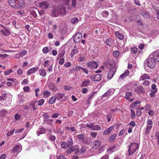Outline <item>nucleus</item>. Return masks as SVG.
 <instances>
[{"instance_id": "1", "label": "nucleus", "mask_w": 159, "mask_h": 159, "mask_svg": "<svg viewBox=\"0 0 159 159\" xmlns=\"http://www.w3.org/2000/svg\"><path fill=\"white\" fill-rule=\"evenodd\" d=\"M139 147V145L135 143H132L129 147L128 155L130 156L133 154Z\"/></svg>"}, {"instance_id": "2", "label": "nucleus", "mask_w": 159, "mask_h": 159, "mask_svg": "<svg viewBox=\"0 0 159 159\" xmlns=\"http://www.w3.org/2000/svg\"><path fill=\"white\" fill-rule=\"evenodd\" d=\"M113 62L112 63H110V65L111 66V68L109 70L107 75V78L109 79H111L113 76L115 72L116 71V69L114 64Z\"/></svg>"}, {"instance_id": "3", "label": "nucleus", "mask_w": 159, "mask_h": 159, "mask_svg": "<svg viewBox=\"0 0 159 159\" xmlns=\"http://www.w3.org/2000/svg\"><path fill=\"white\" fill-rule=\"evenodd\" d=\"M148 66L150 68H153L155 66L156 62L153 57H148L146 60Z\"/></svg>"}, {"instance_id": "4", "label": "nucleus", "mask_w": 159, "mask_h": 159, "mask_svg": "<svg viewBox=\"0 0 159 159\" xmlns=\"http://www.w3.org/2000/svg\"><path fill=\"white\" fill-rule=\"evenodd\" d=\"M82 38V34L81 33H76L74 35L73 40L75 43H78L80 42Z\"/></svg>"}, {"instance_id": "5", "label": "nucleus", "mask_w": 159, "mask_h": 159, "mask_svg": "<svg viewBox=\"0 0 159 159\" xmlns=\"http://www.w3.org/2000/svg\"><path fill=\"white\" fill-rule=\"evenodd\" d=\"M60 12L58 8L56 7L53 8L51 11V15L52 17H57L60 14Z\"/></svg>"}, {"instance_id": "6", "label": "nucleus", "mask_w": 159, "mask_h": 159, "mask_svg": "<svg viewBox=\"0 0 159 159\" xmlns=\"http://www.w3.org/2000/svg\"><path fill=\"white\" fill-rule=\"evenodd\" d=\"M86 126L90 128L91 130H97L99 129H101V127L99 125H94L93 124H91L89 125V124H87Z\"/></svg>"}, {"instance_id": "7", "label": "nucleus", "mask_w": 159, "mask_h": 159, "mask_svg": "<svg viewBox=\"0 0 159 159\" xmlns=\"http://www.w3.org/2000/svg\"><path fill=\"white\" fill-rule=\"evenodd\" d=\"M134 91L139 94H143L145 93V89L142 86H139L136 88L134 89Z\"/></svg>"}, {"instance_id": "8", "label": "nucleus", "mask_w": 159, "mask_h": 159, "mask_svg": "<svg viewBox=\"0 0 159 159\" xmlns=\"http://www.w3.org/2000/svg\"><path fill=\"white\" fill-rule=\"evenodd\" d=\"M101 75L100 74H98L95 75H92L90 77V79L93 81H99L101 79Z\"/></svg>"}, {"instance_id": "9", "label": "nucleus", "mask_w": 159, "mask_h": 159, "mask_svg": "<svg viewBox=\"0 0 159 159\" xmlns=\"http://www.w3.org/2000/svg\"><path fill=\"white\" fill-rule=\"evenodd\" d=\"M119 148L117 147L116 145H114L110 147L109 148L107 149V151L109 153H111L116 151H117Z\"/></svg>"}, {"instance_id": "10", "label": "nucleus", "mask_w": 159, "mask_h": 159, "mask_svg": "<svg viewBox=\"0 0 159 159\" xmlns=\"http://www.w3.org/2000/svg\"><path fill=\"white\" fill-rule=\"evenodd\" d=\"M92 69H96L98 67V64L97 63L94 62H89L87 63V66Z\"/></svg>"}, {"instance_id": "11", "label": "nucleus", "mask_w": 159, "mask_h": 159, "mask_svg": "<svg viewBox=\"0 0 159 159\" xmlns=\"http://www.w3.org/2000/svg\"><path fill=\"white\" fill-rule=\"evenodd\" d=\"M93 148L96 149L101 146V143L99 140H95L93 142Z\"/></svg>"}, {"instance_id": "12", "label": "nucleus", "mask_w": 159, "mask_h": 159, "mask_svg": "<svg viewBox=\"0 0 159 159\" xmlns=\"http://www.w3.org/2000/svg\"><path fill=\"white\" fill-rule=\"evenodd\" d=\"M87 147L86 146H83L80 150L79 149L78 150H76L75 152L76 154H78L79 153L80 154L83 153L86 150Z\"/></svg>"}, {"instance_id": "13", "label": "nucleus", "mask_w": 159, "mask_h": 159, "mask_svg": "<svg viewBox=\"0 0 159 159\" xmlns=\"http://www.w3.org/2000/svg\"><path fill=\"white\" fill-rule=\"evenodd\" d=\"M78 52V50L77 49V46H74L73 49L71 51L70 53V57H73Z\"/></svg>"}, {"instance_id": "14", "label": "nucleus", "mask_w": 159, "mask_h": 159, "mask_svg": "<svg viewBox=\"0 0 159 159\" xmlns=\"http://www.w3.org/2000/svg\"><path fill=\"white\" fill-rule=\"evenodd\" d=\"M49 5V3L45 2H43L39 4V6L43 9L47 8Z\"/></svg>"}, {"instance_id": "15", "label": "nucleus", "mask_w": 159, "mask_h": 159, "mask_svg": "<svg viewBox=\"0 0 159 159\" xmlns=\"http://www.w3.org/2000/svg\"><path fill=\"white\" fill-rule=\"evenodd\" d=\"M152 56L154 57L153 59H154L155 62L156 61H159V53L158 52H156L152 53Z\"/></svg>"}, {"instance_id": "16", "label": "nucleus", "mask_w": 159, "mask_h": 159, "mask_svg": "<svg viewBox=\"0 0 159 159\" xmlns=\"http://www.w3.org/2000/svg\"><path fill=\"white\" fill-rule=\"evenodd\" d=\"M48 87L49 88L52 90L53 91H56L57 90V88L55 84L52 82H50L48 84Z\"/></svg>"}, {"instance_id": "17", "label": "nucleus", "mask_w": 159, "mask_h": 159, "mask_svg": "<svg viewBox=\"0 0 159 159\" xmlns=\"http://www.w3.org/2000/svg\"><path fill=\"white\" fill-rule=\"evenodd\" d=\"M38 67H34L28 70L27 74V75H30L33 73L35 71L38 70Z\"/></svg>"}, {"instance_id": "18", "label": "nucleus", "mask_w": 159, "mask_h": 159, "mask_svg": "<svg viewBox=\"0 0 159 159\" xmlns=\"http://www.w3.org/2000/svg\"><path fill=\"white\" fill-rule=\"evenodd\" d=\"M59 9V11H60V14H65L66 13V7L63 6H61L60 8H58Z\"/></svg>"}, {"instance_id": "19", "label": "nucleus", "mask_w": 159, "mask_h": 159, "mask_svg": "<svg viewBox=\"0 0 159 159\" xmlns=\"http://www.w3.org/2000/svg\"><path fill=\"white\" fill-rule=\"evenodd\" d=\"M36 101H32L29 104L30 108L32 110H33L34 111L36 110V108L35 107V104L36 102Z\"/></svg>"}, {"instance_id": "20", "label": "nucleus", "mask_w": 159, "mask_h": 159, "mask_svg": "<svg viewBox=\"0 0 159 159\" xmlns=\"http://www.w3.org/2000/svg\"><path fill=\"white\" fill-rule=\"evenodd\" d=\"M20 146L19 145H17L13 148V149L11 150V152H19L20 150Z\"/></svg>"}, {"instance_id": "21", "label": "nucleus", "mask_w": 159, "mask_h": 159, "mask_svg": "<svg viewBox=\"0 0 159 159\" xmlns=\"http://www.w3.org/2000/svg\"><path fill=\"white\" fill-rule=\"evenodd\" d=\"M115 34L116 37L122 40L124 38L123 35L118 32H116Z\"/></svg>"}, {"instance_id": "22", "label": "nucleus", "mask_w": 159, "mask_h": 159, "mask_svg": "<svg viewBox=\"0 0 159 159\" xmlns=\"http://www.w3.org/2000/svg\"><path fill=\"white\" fill-rule=\"evenodd\" d=\"M150 77L147 74H144L141 76L140 78V80H143L145 79H149Z\"/></svg>"}, {"instance_id": "23", "label": "nucleus", "mask_w": 159, "mask_h": 159, "mask_svg": "<svg viewBox=\"0 0 159 159\" xmlns=\"http://www.w3.org/2000/svg\"><path fill=\"white\" fill-rule=\"evenodd\" d=\"M113 129V127H111L105 130L103 132V134L106 135L107 134L110 133Z\"/></svg>"}, {"instance_id": "24", "label": "nucleus", "mask_w": 159, "mask_h": 159, "mask_svg": "<svg viewBox=\"0 0 159 159\" xmlns=\"http://www.w3.org/2000/svg\"><path fill=\"white\" fill-rule=\"evenodd\" d=\"M90 83V81L89 80H87L83 81L80 86L82 87L87 86Z\"/></svg>"}, {"instance_id": "25", "label": "nucleus", "mask_w": 159, "mask_h": 159, "mask_svg": "<svg viewBox=\"0 0 159 159\" xmlns=\"http://www.w3.org/2000/svg\"><path fill=\"white\" fill-rule=\"evenodd\" d=\"M129 71L128 70H125V72L121 75L120 76V78L121 79L125 78L129 74Z\"/></svg>"}, {"instance_id": "26", "label": "nucleus", "mask_w": 159, "mask_h": 159, "mask_svg": "<svg viewBox=\"0 0 159 159\" xmlns=\"http://www.w3.org/2000/svg\"><path fill=\"white\" fill-rule=\"evenodd\" d=\"M107 44L110 46L111 47L112 46V40L110 38L107 39L106 41Z\"/></svg>"}, {"instance_id": "27", "label": "nucleus", "mask_w": 159, "mask_h": 159, "mask_svg": "<svg viewBox=\"0 0 159 159\" xmlns=\"http://www.w3.org/2000/svg\"><path fill=\"white\" fill-rule=\"evenodd\" d=\"M151 92H154L155 93L157 92V88L156 85L155 84H152L151 86Z\"/></svg>"}, {"instance_id": "28", "label": "nucleus", "mask_w": 159, "mask_h": 159, "mask_svg": "<svg viewBox=\"0 0 159 159\" xmlns=\"http://www.w3.org/2000/svg\"><path fill=\"white\" fill-rule=\"evenodd\" d=\"M40 75L43 76H45L46 75V72L44 69H41L39 70Z\"/></svg>"}, {"instance_id": "29", "label": "nucleus", "mask_w": 159, "mask_h": 159, "mask_svg": "<svg viewBox=\"0 0 159 159\" xmlns=\"http://www.w3.org/2000/svg\"><path fill=\"white\" fill-rule=\"evenodd\" d=\"M56 98L55 97H51L49 101V103L51 104H53L55 102Z\"/></svg>"}, {"instance_id": "30", "label": "nucleus", "mask_w": 159, "mask_h": 159, "mask_svg": "<svg viewBox=\"0 0 159 159\" xmlns=\"http://www.w3.org/2000/svg\"><path fill=\"white\" fill-rule=\"evenodd\" d=\"M64 94H61L60 93H57L55 96V98H56V99L58 100H60L62 99L63 98L62 95H63Z\"/></svg>"}, {"instance_id": "31", "label": "nucleus", "mask_w": 159, "mask_h": 159, "mask_svg": "<svg viewBox=\"0 0 159 159\" xmlns=\"http://www.w3.org/2000/svg\"><path fill=\"white\" fill-rule=\"evenodd\" d=\"M4 35L6 36H8L10 34V32H9L8 29L7 28H5L4 29Z\"/></svg>"}, {"instance_id": "32", "label": "nucleus", "mask_w": 159, "mask_h": 159, "mask_svg": "<svg viewBox=\"0 0 159 159\" xmlns=\"http://www.w3.org/2000/svg\"><path fill=\"white\" fill-rule=\"evenodd\" d=\"M143 16L144 18L149 19L150 16L148 13V12L146 11H144L142 13Z\"/></svg>"}, {"instance_id": "33", "label": "nucleus", "mask_w": 159, "mask_h": 159, "mask_svg": "<svg viewBox=\"0 0 159 159\" xmlns=\"http://www.w3.org/2000/svg\"><path fill=\"white\" fill-rule=\"evenodd\" d=\"M140 103V101L139 100H137L136 102H134L133 103L131 104L130 105V107L132 108H134L135 106L137 104H139Z\"/></svg>"}, {"instance_id": "34", "label": "nucleus", "mask_w": 159, "mask_h": 159, "mask_svg": "<svg viewBox=\"0 0 159 159\" xmlns=\"http://www.w3.org/2000/svg\"><path fill=\"white\" fill-rule=\"evenodd\" d=\"M112 93V91L110 89H108L107 92L105 93L104 94L102 95L103 97H107L111 93Z\"/></svg>"}, {"instance_id": "35", "label": "nucleus", "mask_w": 159, "mask_h": 159, "mask_svg": "<svg viewBox=\"0 0 159 159\" xmlns=\"http://www.w3.org/2000/svg\"><path fill=\"white\" fill-rule=\"evenodd\" d=\"M116 136V134H114L110 137L109 140L111 142H113L115 140Z\"/></svg>"}, {"instance_id": "36", "label": "nucleus", "mask_w": 159, "mask_h": 159, "mask_svg": "<svg viewBox=\"0 0 159 159\" xmlns=\"http://www.w3.org/2000/svg\"><path fill=\"white\" fill-rule=\"evenodd\" d=\"M61 147L62 148H66L69 147L67 145V143L65 142H62Z\"/></svg>"}, {"instance_id": "37", "label": "nucleus", "mask_w": 159, "mask_h": 159, "mask_svg": "<svg viewBox=\"0 0 159 159\" xmlns=\"http://www.w3.org/2000/svg\"><path fill=\"white\" fill-rule=\"evenodd\" d=\"M39 131L41 134H45L46 133V129L43 127H41L39 128Z\"/></svg>"}, {"instance_id": "38", "label": "nucleus", "mask_w": 159, "mask_h": 159, "mask_svg": "<svg viewBox=\"0 0 159 159\" xmlns=\"http://www.w3.org/2000/svg\"><path fill=\"white\" fill-rule=\"evenodd\" d=\"M11 7L15 9H20L21 8V6L20 4H16L15 3L13 5L12 7Z\"/></svg>"}, {"instance_id": "39", "label": "nucleus", "mask_w": 159, "mask_h": 159, "mask_svg": "<svg viewBox=\"0 0 159 159\" xmlns=\"http://www.w3.org/2000/svg\"><path fill=\"white\" fill-rule=\"evenodd\" d=\"M16 0H8L9 4L11 7H12L13 5L15 3Z\"/></svg>"}, {"instance_id": "40", "label": "nucleus", "mask_w": 159, "mask_h": 159, "mask_svg": "<svg viewBox=\"0 0 159 159\" xmlns=\"http://www.w3.org/2000/svg\"><path fill=\"white\" fill-rule=\"evenodd\" d=\"M50 93L47 91L45 90L44 92V94L43 95L44 98H47L50 95Z\"/></svg>"}, {"instance_id": "41", "label": "nucleus", "mask_w": 159, "mask_h": 159, "mask_svg": "<svg viewBox=\"0 0 159 159\" xmlns=\"http://www.w3.org/2000/svg\"><path fill=\"white\" fill-rule=\"evenodd\" d=\"M67 144L69 147H70L73 144V141L71 139H69L67 140Z\"/></svg>"}, {"instance_id": "42", "label": "nucleus", "mask_w": 159, "mask_h": 159, "mask_svg": "<svg viewBox=\"0 0 159 159\" xmlns=\"http://www.w3.org/2000/svg\"><path fill=\"white\" fill-rule=\"evenodd\" d=\"M65 51L64 50L60 49L59 51V56H60V58L63 56L65 54Z\"/></svg>"}, {"instance_id": "43", "label": "nucleus", "mask_w": 159, "mask_h": 159, "mask_svg": "<svg viewBox=\"0 0 159 159\" xmlns=\"http://www.w3.org/2000/svg\"><path fill=\"white\" fill-rule=\"evenodd\" d=\"M44 102V99H42L38 102V104L39 106H41L43 104Z\"/></svg>"}, {"instance_id": "44", "label": "nucleus", "mask_w": 159, "mask_h": 159, "mask_svg": "<svg viewBox=\"0 0 159 159\" xmlns=\"http://www.w3.org/2000/svg\"><path fill=\"white\" fill-rule=\"evenodd\" d=\"M132 95V93L130 92H127L126 93V98L128 100L129 99V97Z\"/></svg>"}, {"instance_id": "45", "label": "nucleus", "mask_w": 159, "mask_h": 159, "mask_svg": "<svg viewBox=\"0 0 159 159\" xmlns=\"http://www.w3.org/2000/svg\"><path fill=\"white\" fill-rule=\"evenodd\" d=\"M78 20V19L77 18L75 17L71 19V22L73 24H75L77 22Z\"/></svg>"}, {"instance_id": "46", "label": "nucleus", "mask_w": 159, "mask_h": 159, "mask_svg": "<svg viewBox=\"0 0 159 159\" xmlns=\"http://www.w3.org/2000/svg\"><path fill=\"white\" fill-rule=\"evenodd\" d=\"M15 131V129H13L11 130L8 132L7 134V135L8 136H11L13 134Z\"/></svg>"}, {"instance_id": "47", "label": "nucleus", "mask_w": 159, "mask_h": 159, "mask_svg": "<svg viewBox=\"0 0 159 159\" xmlns=\"http://www.w3.org/2000/svg\"><path fill=\"white\" fill-rule=\"evenodd\" d=\"M48 139L51 141H54L56 139V137L54 135L50 134Z\"/></svg>"}, {"instance_id": "48", "label": "nucleus", "mask_w": 159, "mask_h": 159, "mask_svg": "<svg viewBox=\"0 0 159 159\" xmlns=\"http://www.w3.org/2000/svg\"><path fill=\"white\" fill-rule=\"evenodd\" d=\"M111 117V115L110 113H107L106 116V117L107 118L108 121H110Z\"/></svg>"}, {"instance_id": "49", "label": "nucleus", "mask_w": 159, "mask_h": 159, "mask_svg": "<svg viewBox=\"0 0 159 159\" xmlns=\"http://www.w3.org/2000/svg\"><path fill=\"white\" fill-rule=\"evenodd\" d=\"M155 137L157 140V144L159 145V132H156L155 134Z\"/></svg>"}, {"instance_id": "50", "label": "nucleus", "mask_w": 159, "mask_h": 159, "mask_svg": "<svg viewBox=\"0 0 159 159\" xmlns=\"http://www.w3.org/2000/svg\"><path fill=\"white\" fill-rule=\"evenodd\" d=\"M72 3V6L73 8H75V7L76 5V0H72L71 1Z\"/></svg>"}, {"instance_id": "51", "label": "nucleus", "mask_w": 159, "mask_h": 159, "mask_svg": "<svg viewBox=\"0 0 159 159\" xmlns=\"http://www.w3.org/2000/svg\"><path fill=\"white\" fill-rule=\"evenodd\" d=\"M109 13L108 11H103L102 12V14L103 16L104 17H107Z\"/></svg>"}, {"instance_id": "52", "label": "nucleus", "mask_w": 159, "mask_h": 159, "mask_svg": "<svg viewBox=\"0 0 159 159\" xmlns=\"http://www.w3.org/2000/svg\"><path fill=\"white\" fill-rule=\"evenodd\" d=\"M31 15L34 16V18H36L37 17V15L35 11L32 10L31 12Z\"/></svg>"}, {"instance_id": "53", "label": "nucleus", "mask_w": 159, "mask_h": 159, "mask_svg": "<svg viewBox=\"0 0 159 159\" xmlns=\"http://www.w3.org/2000/svg\"><path fill=\"white\" fill-rule=\"evenodd\" d=\"M114 56L115 57H118L119 54V52L117 51H114L113 53Z\"/></svg>"}, {"instance_id": "54", "label": "nucleus", "mask_w": 159, "mask_h": 159, "mask_svg": "<svg viewBox=\"0 0 159 159\" xmlns=\"http://www.w3.org/2000/svg\"><path fill=\"white\" fill-rule=\"evenodd\" d=\"M131 117L132 119L134 118L135 116V115L134 111L133 110H131Z\"/></svg>"}, {"instance_id": "55", "label": "nucleus", "mask_w": 159, "mask_h": 159, "mask_svg": "<svg viewBox=\"0 0 159 159\" xmlns=\"http://www.w3.org/2000/svg\"><path fill=\"white\" fill-rule=\"evenodd\" d=\"M78 138L79 140L82 141L84 139V137L83 134H80L78 135Z\"/></svg>"}, {"instance_id": "56", "label": "nucleus", "mask_w": 159, "mask_h": 159, "mask_svg": "<svg viewBox=\"0 0 159 159\" xmlns=\"http://www.w3.org/2000/svg\"><path fill=\"white\" fill-rule=\"evenodd\" d=\"M42 115L43 116V119H48L49 117V116L46 113H44Z\"/></svg>"}, {"instance_id": "57", "label": "nucleus", "mask_w": 159, "mask_h": 159, "mask_svg": "<svg viewBox=\"0 0 159 159\" xmlns=\"http://www.w3.org/2000/svg\"><path fill=\"white\" fill-rule=\"evenodd\" d=\"M59 114L60 113H57L55 114H53L52 115V117L53 118H56L58 116Z\"/></svg>"}, {"instance_id": "58", "label": "nucleus", "mask_w": 159, "mask_h": 159, "mask_svg": "<svg viewBox=\"0 0 159 159\" xmlns=\"http://www.w3.org/2000/svg\"><path fill=\"white\" fill-rule=\"evenodd\" d=\"M138 50V49L137 48L135 47H134L132 48L131 50V51L133 53H136Z\"/></svg>"}, {"instance_id": "59", "label": "nucleus", "mask_w": 159, "mask_h": 159, "mask_svg": "<svg viewBox=\"0 0 159 159\" xmlns=\"http://www.w3.org/2000/svg\"><path fill=\"white\" fill-rule=\"evenodd\" d=\"M48 52V48L47 47H45L43 48V53L46 54Z\"/></svg>"}, {"instance_id": "60", "label": "nucleus", "mask_w": 159, "mask_h": 159, "mask_svg": "<svg viewBox=\"0 0 159 159\" xmlns=\"http://www.w3.org/2000/svg\"><path fill=\"white\" fill-rule=\"evenodd\" d=\"M73 112H74L72 111H69L67 112V116H68L69 117H70L73 114Z\"/></svg>"}, {"instance_id": "61", "label": "nucleus", "mask_w": 159, "mask_h": 159, "mask_svg": "<svg viewBox=\"0 0 159 159\" xmlns=\"http://www.w3.org/2000/svg\"><path fill=\"white\" fill-rule=\"evenodd\" d=\"M5 94H7L5 93L4 94H3L2 96H0V101L1 100H5L6 99V95Z\"/></svg>"}, {"instance_id": "62", "label": "nucleus", "mask_w": 159, "mask_h": 159, "mask_svg": "<svg viewBox=\"0 0 159 159\" xmlns=\"http://www.w3.org/2000/svg\"><path fill=\"white\" fill-rule=\"evenodd\" d=\"M141 115V112L139 109H138L136 111V115L138 117L140 116Z\"/></svg>"}, {"instance_id": "63", "label": "nucleus", "mask_w": 159, "mask_h": 159, "mask_svg": "<svg viewBox=\"0 0 159 159\" xmlns=\"http://www.w3.org/2000/svg\"><path fill=\"white\" fill-rule=\"evenodd\" d=\"M64 61H65L64 59L63 58H61L60 60L59 61V63L61 65H62L63 64L64 62Z\"/></svg>"}, {"instance_id": "64", "label": "nucleus", "mask_w": 159, "mask_h": 159, "mask_svg": "<svg viewBox=\"0 0 159 159\" xmlns=\"http://www.w3.org/2000/svg\"><path fill=\"white\" fill-rule=\"evenodd\" d=\"M155 11L157 14V18L159 19V10L157 9L155 10Z\"/></svg>"}]
</instances>
